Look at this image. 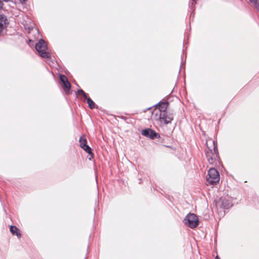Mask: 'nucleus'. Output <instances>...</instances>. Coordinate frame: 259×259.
I'll return each instance as SVG.
<instances>
[{
  "instance_id": "f8f14e48",
  "label": "nucleus",
  "mask_w": 259,
  "mask_h": 259,
  "mask_svg": "<svg viewBox=\"0 0 259 259\" xmlns=\"http://www.w3.org/2000/svg\"><path fill=\"white\" fill-rule=\"evenodd\" d=\"M85 99H87V103L88 104L89 107L90 109H93L96 107L95 103L90 98L87 97Z\"/></svg>"
},
{
  "instance_id": "dca6fc26",
  "label": "nucleus",
  "mask_w": 259,
  "mask_h": 259,
  "mask_svg": "<svg viewBox=\"0 0 259 259\" xmlns=\"http://www.w3.org/2000/svg\"><path fill=\"white\" fill-rule=\"evenodd\" d=\"M71 88V84L69 82L67 77L66 76V94L69 92Z\"/></svg>"
},
{
  "instance_id": "1a4fd4ad",
  "label": "nucleus",
  "mask_w": 259,
  "mask_h": 259,
  "mask_svg": "<svg viewBox=\"0 0 259 259\" xmlns=\"http://www.w3.org/2000/svg\"><path fill=\"white\" fill-rule=\"evenodd\" d=\"M10 232L13 235H16L18 237L21 236L19 229L15 226H11L10 228Z\"/></svg>"
},
{
  "instance_id": "6ab92c4d",
  "label": "nucleus",
  "mask_w": 259,
  "mask_h": 259,
  "mask_svg": "<svg viewBox=\"0 0 259 259\" xmlns=\"http://www.w3.org/2000/svg\"><path fill=\"white\" fill-rule=\"evenodd\" d=\"M19 1H20V2L21 3H24L25 1V0H19Z\"/></svg>"
},
{
  "instance_id": "6e6552de",
  "label": "nucleus",
  "mask_w": 259,
  "mask_h": 259,
  "mask_svg": "<svg viewBox=\"0 0 259 259\" xmlns=\"http://www.w3.org/2000/svg\"><path fill=\"white\" fill-rule=\"evenodd\" d=\"M7 20V18L3 15H0V33L3 30Z\"/></svg>"
},
{
  "instance_id": "0eeeda50",
  "label": "nucleus",
  "mask_w": 259,
  "mask_h": 259,
  "mask_svg": "<svg viewBox=\"0 0 259 259\" xmlns=\"http://www.w3.org/2000/svg\"><path fill=\"white\" fill-rule=\"evenodd\" d=\"M168 103L167 102L159 103L156 105L155 109V116H157L158 114L161 112H166Z\"/></svg>"
},
{
  "instance_id": "4468645a",
  "label": "nucleus",
  "mask_w": 259,
  "mask_h": 259,
  "mask_svg": "<svg viewBox=\"0 0 259 259\" xmlns=\"http://www.w3.org/2000/svg\"><path fill=\"white\" fill-rule=\"evenodd\" d=\"M60 81H61V86L62 89L65 91V75L59 74Z\"/></svg>"
},
{
  "instance_id": "f3484780",
  "label": "nucleus",
  "mask_w": 259,
  "mask_h": 259,
  "mask_svg": "<svg viewBox=\"0 0 259 259\" xmlns=\"http://www.w3.org/2000/svg\"><path fill=\"white\" fill-rule=\"evenodd\" d=\"M76 94L77 95L81 94L85 98H87V94L85 93L82 90L79 89L77 91Z\"/></svg>"
},
{
  "instance_id": "412c9836",
  "label": "nucleus",
  "mask_w": 259,
  "mask_h": 259,
  "mask_svg": "<svg viewBox=\"0 0 259 259\" xmlns=\"http://www.w3.org/2000/svg\"><path fill=\"white\" fill-rule=\"evenodd\" d=\"M216 259H220L218 255L216 256Z\"/></svg>"
},
{
  "instance_id": "aec40b11",
  "label": "nucleus",
  "mask_w": 259,
  "mask_h": 259,
  "mask_svg": "<svg viewBox=\"0 0 259 259\" xmlns=\"http://www.w3.org/2000/svg\"><path fill=\"white\" fill-rule=\"evenodd\" d=\"M139 181H140L139 184H141L142 183V179H140Z\"/></svg>"
},
{
  "instance_id": "39448f33",
  "label": "nucleus",
  "mask_w": 259,
  "mask_h": 259,
  "mask_svg": "<svg viewBox=\"0 0 259 259\" xmlns=\"http://www.w3.org/2000/svg\"><path fill=\"white\" fill-rule=\"evenodd\" d=\"M156 120H159L161 123L167 124L171 122L174 119L173 114L167 111L161 112L156 116Z\"/></svg>"
},
{
  "instance_id": "4be33fe9",
  "label": "nucleus",
  "mask_w": 259,
  "mask_h": 259,
  "mask_svg": "<svg viewBox=\"0 0 259 259\" xmlns=\"http://www.w3.org/2000/svg\"><path fill=\"white\" fill-rule=\"evenodd\" d=\"M4 1H5V2H8L9 1V0H3Z\"/></svg>"
},
{
  "instance_id": "a211bd4d",
  "label": "nucleus",
  "mask_w": 259,
  "mask_h": 259,
  "mask_svg": "<svg viewBox=\"0 0 259 259\" xmlns=\"http://www.w3.org/2000/svg\"><path fill=\"white\" fill-rule=\"evenodd\" d=\"M3 3L0 0V10L3 9Z\"/></svg>"
},
{
  "instance_id": "2eb2a0df",
  "label": "nucleus",
  "mask_w": 259,
  "mask_h": 259,
  "mask_svg": "<svg viewBox=\"0 0 259 259\" xmlns=\"http://www.w3.org/2000/svg\"><path fill=\"white\" fill-rule=\"evenodd\" d=\"M222 205L224 208H228L230 207V203L229 201L226 199L222 200Z\"/></svg>"
},
{
  "instance_id": "7ed1b4c3",
  "label": "nucleus",
  "mask_w": 259,
  "mask_h": 259,
  "mask_svg": "<svg viewBox=\"0 0 259 259\" xmlns=\"http://www.w3.org/2000/svg\"><path fill=\"white\" fill-rule=\"evenodd\" d=\"M35 49L41 57L47 59L51 57L47 44L44 40L40 39L36 43Z\"/></svg>"
},
{
  "instance_id": "f03ea898",
  "label": "nucleus",
  "mask_w": 259,
  "mask_h": 259,
  "mask_svg": "<svg viewBox=\"0 0 259 259\" xmlns=\"http://www.w3.org/2000/svg\"><path fill=\"white\" fill-rule=\"evenodd\" d=\"M206 179L207 185H216L220 180L219 173L215 168H211L208 171Z\"/></svg>"
},
{
  "instance_id": "f257e3e1",
  "label": "nucleus",
  "mask_w": 259,
  "mask_h": 259,
  "mask_svg": "<svg viewBox=\"0 0 259 259\" xmlns=\"http://www.w3.org/2000/svg\"><path fill=\"white\" fill-rule=\"evenodd\" d=\"M206 145L208 149L206 151V156L208 162H218L219 161V157L218 155V151L217 142L212 139H208L206 141Z\"/></svg>"
},
{
  "instance_id": "9d476101",
  "label": "nucleus",
  "mask_w": 259,
  "mask_h": 259,
  "mask_svg": "<svg viewBox=\"0 0 259 259\" xmlns=\"http://www.w3.org/2000/svg\"><path fill=\"white\" fill-rule=\"evenodd\" d=\"M82 149L87 153H88V154H89V156H88L89 160H91L92 159V158H93V155H94L93 153L92 152V150L90 146H89L88 145H87Z\"/></svg>"
},
{
  "instance_id": "ddd939ff",
  "label": "nucleus",
  "mask_w": 259,
  "mask_h": 259,
  "mask_svg": "<svg viewBox=\"0 0 259 259\" xmlns=\"http://www.w3.org/2000/svg\"><path fill=\"white\" fill-rule=\"evenodd\" d=\"M249 2L254 8L259 10V0H249Z\"/></svg>"
},
{
  "instance_id": "9b49d317",
  "label": "nucleus",
  "mask_w": 259,
  "mask_h": 259,
  "mask_svg": "<svg viewBox=\"0 0 259 259\" xmlns=\"http://www.w3.org/2000/svg\"><path fill=\"white\" fill-rule=\"evenodd\" d=\"M80 146L81 148H83L87 145V141L84 135L81 136L79 140Z\"/></svg>"
},
{
  "instance_id": "20e7f679",
  "label": "nucleus",
  "mask_w": 259,
  "mask_h": 259,
  "mask_svg": "<svg viewBox=\"0 0 259 259\" xmlns=\"http://www.w3.org/2000/svg\"><path fill=\"white\" fill-rule=\"evenodd\" d=\"M185 225L190 228L193 229L198 226L199 220L194 213H189L184 219Z\"/></svg>"
},
{
  "instance_id": "423d86ee",
  "label": "nucleus",
  "mask_w": 259,
  "mask_h": 259,
  "mask_svg": "<svg viewBox=\"0 0 259 259\" xmlns=\"http://www.w3.org/2000/svg\"><path fill=\"white\" fill-rule=\"evenodd\" d=\"M141 134L142 135L148 137L151 139H154L159 137V136L151 128H147L142 131Z\"/></svg>"
}]
</instances>
